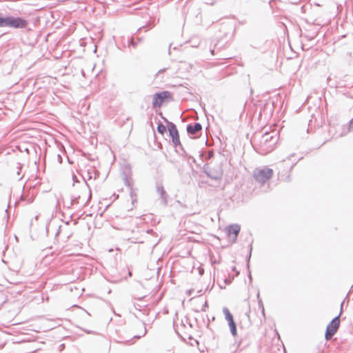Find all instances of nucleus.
I'll use <instances>...</instances> for the list:
<instances>
[{
	"label": "nucleus",
	"mask_w": 353,
	"mask_h": 353,
	"mask_svg": "<svg viewBox=\"0 0 353 353\" xmlns=\"http://www.w3.org/2000/svg\"><path fill=\"white\" fill-rule=\"evenodd\" d=\"M28 24V21L20 17L7 16L6 21V27L20 29L26 28Z\"/></svg>",
	"instance_id": "obj_1"
},
{
	"label": "nucleus",
	"mask_w": 353,
	"mask_h": 353,
	"mask_svg": "<svg viewBox=\"0 0 353 353\" xmlns=\"http://www.w3.org/2000/svg\"><path fill=\"white\" fill-rule=\"evenodd\" d=\"M279 137L276 133L266 132L261 136L260 144L271 150L272 147L277 143Z\"/></svg>",
	"instance_id": "obj_2"
},
{
	"label": "nucleus",
	"mask_w": 353,
	"mask_h": 353,
	"mask_svg": "<svg viewBox=\"0 0 353 353\" xmlns=\"http://www.w3.org/2000/svg\"><path fill=\"white\" fill-rule=\"evenodd\" d=\"M273 174V170L267 167L262 169L256 170L254 172L253 176L254 179L259 183H265Z\"/></svg>",
	"instance_id": "obj_3"
},
{
	"label": "nucleus",
	"mask_w": 353,
	"mask_h": 353,
	"mask_svg": "<svg viewBox=\"0 0 353 353\" xmlns=\"http://www.w3.org/2000/svg\"><path fill=\"white\" fill-rule=\"evenodd\" d=\"M172 99V94L169 91H162L159 92H156L153 95L152 100V107L155 108L156 107L160 108L162 103L164 102L165 99Z\"/></svg>",
	"instance_id": "obj_4"
},
{
	"label": "nucleus",
	"mask_w": 353,
	"mask_h": 353,
	"mask_svg": "<svg viewBox=\"0 0 353 353\" xmlns=\"http://www.w3.org/2000/svg\"><path fill=\"white\" fill-rule=\"evenodd\" d=\"M339 316L335 317L327 326L325 337L326 340H330L336 333L340 326Z\"/></svg>",
	"instance_id": "obj_5"
},
{
	"label": "nucleus",
	"mask_w": 353,
	"mask_h": 353,
	"mask_svg": "<svg viewBox=\"0 0 353 353\" xmlns=\"http://www.w3.org/2000/svg\"><path fill=\"white\" fill-rule=\"evenodd\" d=\"M203 172L209 178L214 180H220L223 173L221 166L217 168H210L207 165H204Z\"/></svg>",
	"instance_id": "obj_6"
},
{
	"label": "nucleus",
	"mask_w": 353,
	"mask_h": 353,
	"mask_svg": "<svg viewBox=\"0 0 353 353\" xmlns=\"http://www.w3.org/2000/svg\"><path fill=\"white\" fill-rule=\"evenodd\" d=\"M156 190L160 196V198L161 199V203L164 205H167L168 194L166 192V191L164 190L162 182H157Z\"/></svg>",
	"instance_id": "obj_7"
},
{
	"label": "nucleus",
	"mask_w": 353,
	"mask_h": 353,
	"mask_svg": "<svg viewBox=\"0 0 353 353\" xmlns=\"http://www.w3.org/2000/svg\"><path fill=\"white\" fill-rule=\"evenodd\" d=\"M227 232L229 235L233 234L234 236L232 239V242L235 243L236 241L237 236L239 234L241 227L238 224H232L226 228Z\"/></svg>",
	"instance_id": "obj_8"
},
{
	"label": "nucleus",
	"mask_w": 353,
	"mask_h": 353,
	"mask_svg": "<svg viewBox=\"0 0 353 353\" xmlns=\"http://www.w3.org/2000/svg\"><path fill=\"white\" fill-rule=\"evenodd\" d=\"M187 132L190 135H194L198 132L201 131L202 125L200 123H189L186 127Z\"/></svg>",
	"instance_id": "obj_9"
},
{
	"label": "nucleus",
	"mask_w": 353,
	"mask_h": 353,
	"mask_svg": "<svg viewBox=\"0 0 353 353\" xmlns=\"http://www.w3.org/2000/svg\"><path fill=\"white\" fill-rule=\"evenodd\" d=\"M285 161H283L282 162H280L279 164H278V169L279 170V172H278V175L280 177V179L284 181H289L290 180V174H283L281 171V168H283L285 167Z\"/></svg>",
	"instance_id": "obj_10"
},
{
	"label": "nucleus",
	"mask_w": 353,
	"mask_h": 353,
	"mask_svg": "<svg viewBox=\"0 0 353 353\" xmlns=\"http://www.w3.org/2000/svg\"><path fill=\"white\" fill-rule=\"evenodd\" d=\"M252 242H253V240H252L251 243L249 245V252H248V255L246 256L247 268L248 270V277H249V279H250V282H252V275H251V272L250 270V258H251V256H252Z\"/></svg>",
	"instance_id": "obj_11"
},
{
	"label": "nucleus",
	"mask_w": 353,
	"mask_h": 353,
	"mask_svg": "<svg viewBox=\"0 0 353 353\" xmlns=\"http://www.w3.org/2000/svg\"><path fill=\"white\" fill-rule=\"evenodd\" d=\"M169 134L171 137H176L179 135V131L176 128V126L174 123H170L168 127Z\"/></svg>",
	"instance_id": "obj_12"
},
{
	"label": "nucleus",
	"mask_w": 353,
	"mask_h": 353,
	"mask_svg": "<svg viewBox=\"0 0 353 353\" xmlns=\"http://www.w3.org/2000/svg\"><path fill=\"white\" fill-rule=\"evenodd\" d=\"M132 175V170L130 165H125L123 168L122 170V177H131Z\"/></svg>",
	"instance_id": "obj_13"
},
{
	"label": "nucleus",
	"mask_w": 353,
	"mask_h": 353,
	"mask_svg": "<svg viewBox=\"0 0 353 353\" xmlns=\"http://www.w3.org/2000/svg\"><path fill=\"white\" fill-rule=\"evenodd\" d=\"M130 189V196L132 199V204L134 205L135 203L137 202V189L134 188L133 187Z\"/></svg>",
	"instance_id": "obj_14"
},
{
	"label": "nucleus",
	"mask_w": 353,
	"mask_h": 353,
	"mask_svg": "<svg viewBox=\"0 0 353 353\" xmlns=\"http://www.w3.org/2000/svg\"><path fill=\"white\" fill-rule=\"evenodd\" d=\"M230 332L233 336H236L237 334L236 325L234 321L228 322Z\"/></svg>",
	"instance_id": "obj_15"
},
{
	"label": "nucleus",
	"mask_w": 353,
	"mask_h": 353,
	"mask_svg": "<svg viewBox=\"0 0 353 353\" xmlns=\"http://www.w3.org/2000/svg\"><path fill=\"white\" fill-rule=\"evenodd\" d=\"M223 312L225 315V318L227 320L228 322L234 321L233 316L230 313V310L227 307H223Z\"/></svg>",
	"instance_id": "obj_16"
},
{
	"label": "nucleus",
	"mask_w": 353,
	"mask_h": 353,
	"mask_svg": "<svg viewBox=\"0 0 353 353\" xmlns=\"http://www.w3.org/2000/svg\"><path fill=\"white\" fill-rule=\"evenodd\" d=\"M175 148H176V152L179 155H181V156H187L188 155L181 143H180V145H177V147H175Z\"/></svg>",
	"instance_id": "obj_17"
},
{
	"label": "nucleus",
	"mask_w": 353,
	"mask_h": 353,
	"mask_svg": "<svg viewBox=\"0 0 353 353\" xmlns=\"http://www.w3.org/2000/svg\"><path fill=\"white\" fill-rule=\"evenodd\" d=\"M157 130L159 134H163L166 132V127L161 121H159Z\"/></svg>",
	"instance_id": "obj_18"
},
{
	"label": "nucleus",
	"mask_w": 353,
	"mask_h": 353,
	"mask_svg": "<svg viewBox=\"0 0 353 353\" xmlns=\"http://www.w3.org/2000/svg\"><path fill=\"white\" fill-rule=\"evenodd\" d=\"M123 183L128 188L133 187V180L131 177L123 178Z\"/></svg>",
	"instance_id": "obj_19"
},
{
	"label": "nucleus",
	"mask_w": 353,
	"mask_h": 353,
	"mask_svg": "<svg viewBox=\"0 0 353 353\" xmlns=\"http://www.w3.org/2000/svg\"><path fill=\"white\" fill-rule=\"evenodd\" d=\"M257 298L259 299L258 300L259 308L261 310L262 315L265 318V309L263 307L262 300L259 299V292L257 294Z\"/></svg>",
	"instance_id": "obj_20"
},
{
	"label": "nucleus",
	"mask_w": 353,
	"mask_h": 353,
	"mask_svg": "<svg viewBox=\"0 0 353 353\" xmlns=\"http://www.w3.org/2000/svg\"><path fill=\"white\" fill-rule=\"evenodd\" d=\"M134 37H132L128 39V46H131L134 48H137L138 43L135 42Z\"/></svg>",
	"instance_id": "obj_21"
},
{
	"label": "nucleus",
	"mask_w": 353,
	"mask_h": 353,
	"mask_svg": "<svg viewBox=\"0 0 353 353\" xmlns=\"http://www.w3.org/2000/svg\"><path fill=\"white\" fill-rule=\"evenodd\" d=\"M142 324L143 325V330L142 334H139V335H134V336H133L132 339H139L144 336L146 334L147 330H146V327H145V323L143 322Z\"/></svg>",
	"instance_id": "obj_22"
},
{
	"label": "nucleus",
	"mask_w": 353,
	"mask_h": 353,
	"mask_svg": "<svg viewBox=\"0 0 353 353\" xmlns=\"http://www.w3.org/2000/svg\"><path fill=\"white\" fill-rule=\"evenodd\" d=\"M172 143L174 147H177V145H180L181 141L179 139V135L171 137Z\"/></svg>",
	"instance_id": "obj_23"
},
{
	"label": "nucleus",
	"mask_w": 353,
	"mask_h": 353,
	"mask_svg": "<svg viewBox=\"0 0 353 353\" xmlns=\"http://www.w3.org/2000/svg\"><path fill=\"white\" fill-rule=\"evenodd\" d=\"M21 199L23 201H26L27 203H31L34 201V197L32 196L29 198H26L23 194L21 196Z\"/></svg>",
	"instance_id": "obj_24"
},
{
	"label": "nucleus",
	"mask_w": 353,
	"mask_h": 353,
	"mask_svg": "<svg viewBox=\"0 0 353 353\" xmlns=\"http://www.w3.org/2000/svg\"><path fill=\"white\" fill-rule=\"evenodd\" d=\"M6 17L0 16V27H6Z\"/></svg>",
	"instance_id": "obj_25"
},
{
	"label": "nucleus",
	"mask_w": 353,
	"mask_h": 353,
	"mask_svg": "<svg viewBox=\"0 0 353 353\" xmlns=\"http://www.w3.org/2000/svg\"><path fill=\"white\" fill-rule=\"evenodd\" d=\"M79 198H80V196L72 198L71 200H70V205H72L78 203Z\"/></svg>",
	"instance_id": "obj_26"
},
{
	"label": "nucleus",
	"mask_w": 353,
	"mask_h": 353,
	"mask_svg": "<svg viewBox=\"0 0 353 353\" xmlns=\"http://www.w3.org/2000/svg\"><path fill=\"white\" fill-rule=\"evenodd\" d=\"M83 181H84V183H85V185L88 188V190H89V196H88V199H90L91 196H92V193H91V190H90V188L88 185V183H87L86 181V179L83 176Z\"/></svg>",
	"instance_id": "obj_27"
},
{
	"label": "nucleus",
	"mask_w": 353,
	"mask_h": 353,
	"mask_svg": "<svg viewBox=\"0 0 353 353\" xmlns=\"http://www.w3.org/2000/svg\"><path fill=\"white\" fill-rule=\"evenodd\" d=\"M159 114L161 117V119L163 120V121L167 124V126L168 127L170 123H173L172 122L168 121L165 117H164L161 112H159Z\"/></svg>",
	"instance_id": "obj_28"
},
{
	"label": "nucleus",
	"mask_w": 353,
	"mask_h": 353,
	"mask_svg": "<svg viewBox=\"0 0 353 353\" xmlns=\"http://www.w3.org/2000/svg\"><path fill=\"white\" fill-rule=\"evenodd\" d=\"M216 48H217V49H219V50H220V49L221 48V47L218 46V44H217V43H216V44L214 45V48L213 49H211V50H210V52H211V54H212V55H214V54H215V49H216Z\"/></svg>",
	"instance_id": "obj_29"
},
{
	"label": "nucleus",
	"mask_w": 353,
	"mask_h": 353,
	"mask_svg": "<svg viewBox=\"0 0 353 353\" xmlns=\"http://www.w3.org/2000/svg\"><path fill=\"white\" fill-rule=\"evenodd\" d=\"M208 302H207V301H205L201 309V311H205L206 308H208Z\"/></svg>",
	"instance_id": "obj_30"
},
{
	"label": "nucleus",
	"mask_w": 353,
	"mask_h": 353,
	"mask_svg": "<svg viewBox=\"0 0 353 353\" xmlns=\"http://www.w3.org/2000/svg\"><path fill=\"white\" fill-rule=\"evenodd\" d=\"M17 169H18V170H17V175L19 176L21 170V164L20 163H17Z\"/></svg>",
	"instance_id": "obj_31"
},
{
	"label": "nucleus",
	"mask_w": 353,
	"mask_h": 353,
	"mask_svg": "<svg viewBox=\"0 0 353 353\" xmlns=\"http://www.w3.org/2000/svg\"><path fill=\"white\" fill-rule=\"evenodd\" d=\"M250 312V310H248V312H247L245 314V316L248 319V321H249V325H251V322H250V316H249V314Z\"/></svg>",
	"instance_id": "obj_32"
},
{
	"label": "nucleus",
	"mask_w": 353,
	"mask_h": 353,
	"mask_svg": "<svg viewBox=\"0 0 353 353\" xmlns=\"http://www.w3.org/2000/svg\"><path fill=\"white\" fill-rule=\"evenodd\" d=\"M61 225H59V226L55 225V228H57V232L55 234V236H57L60 233V232H61Z\"/></svg>",
	"instance_id": "obj_33"
},
{
	"label": "nucleus",
	"mask_w": 353,
	"mask_h": 353,
	"mask_svg": "<svg viewBox=\"0 0 353 353\" xmlns=\"http://www.w3.org/2000/svg\"><path fill=\"white\" fill-rule=\"evenodd\" d=\"M72 180L74 181L73 185L74 184V183L79 182L77 177L74 174L72 175Z\"/></svg>",
	"instance_id": "obj_34"
},
{
	"label": "nucleus",
	"mask_w": 353,
	"mask_h": 353,
	"mask_svg": "<svg viewBox=\"0 0 353 353\" xmlns=\"http://www.w3.org/2000/svg\"><path fill=\"white\" fill-rule=\"evenodd\" d=\"M87 174H88V179L89 180V179H92V172L90 170H88Z\"/></svg>",
	"instance_id": "obj_35"
},
{
	"label": "nucleus",
	"mask_w": 353,
	"mask_h": 353,
	"mask_svg": "<svg viewBox=\"0 0 353 353\" xmlns=\"http://www.w3.org/2000/svg\"><path fill=\"white\" fill-rule=\"evenodd\" d=\"M83 331L85 332H86L87 334H94L95 333V332H93V331H91V330H85V329H84Z\"/></svg>",
	"instance_id": "obj_36"
},
{
	"label": "nucleus",
	"mask_w": 353,
	"mask_h": 353,
	"mask_svg": "<svg viewBox=\"0 0 353 353\" xmlns=\"http://www.w3.org/2000/svg\"><path fill=\"white\" fill-rule=\"evenodd\" d=\"M167 69H168L167 68H165L159 70L157 74H159L160 73L165 72Z\"/></svg>",
	"instance_id": "obj_37"
},
{
	"label": "nucleus",
	"mask_w": 353,
	"mask_h": 353,
	"mask_svg": "<svg viewBox=\"0 0 353 353\" xmlns=\"http://www.w3.org/2000/svg\"><path fill=\"white\" fill-rule=\"evenodd\" d=\"M141 41H142V38L137 37V40L135 42L140 43H141Z\"/></svg>",
	"instance_id": "obj_38"
},
{
	"label": "nucleus",
	"mask_w": 353,
	"mask_h": 353,
	"mask_svg": "<svg viewBox=\"0 0 353 353\" xmlns=\"http://www.w3.org/2000/svg\"><path fill=\"white\" fill-rule=\"evenodd\" d=\"M50 226H52V225L50 223H49L48 225L46 226V232H47V234H48V232H49V228H50Z\"/></svg>",
	"instance_id": "obj_39"
},
{
	"label": "nucleus",
	"mask_w": 353,
	"mask_h": 353,
	"mask_svg": "<svg viewBox=\"0 0 353 353\" xmlns=\"http://www.w3.org/2000/svg\"><path fill=\"white\" fill-rule=\"evenodd\" d=\"M224 283H225V284L228 285L230 283V281H229L228 279H225Z\"/></svg>",
	"instance_id": "obj_40"
},
{
	"label": "nucleus",
	"mask_w": 353,
	"mask_h": 353,
	"mask_svg": "<svg viewBox=\"0 0 353 353\" xmlns=\"http://www.w3.org/2000/svg\"><path fill=\"white\" fill-rule=\"evenodd\" d=\"M212 156H213V152H209V153H208V157H209L210 158H211Z\"/></svg>",
	"instance_id": "obj_41"
},
{
	"label": "nucleus",
	"mask_w": 353,
	"mask_h": 353,
	"mask_svg": "<svg viewBox=\"0 0 353 353\" xmlns=\"http://www.w3.org/2000/svg\"><path fill=\"white\" fill-rule=\"evenodd\" d=\"M235 343H237V345H238V346H240V345H241V343H242V341H241V340H240L239 342H237V341H235Z\"/></svg>",
	"instance_id": "obj_42"
},
{
	"label": "nucleus",
	"mask_w": 353,
	"mask_h": 353,
	"mask_svg": "<svg viewBox=\"0 0 353 353\" xmlns=\"http://www.w3.org/2000/svg\"><path fill=\"white\" fill-rule=\"evenodd\" d=\"M58 159H60V162H61V157L60 154H58Z\"/></svg>",
	"instance_id": "obj_43"
},
{
	"label": "nucleus",
	"mask_w": 353,
	"mask_h": 353,
	"mask_svg": "<svg viewBox=\"0 0 353 353\" xmlns=\"http://www.w3.org/2000/svg\"><path fill=\"white\" fill-rule=\"evenodd\" d=\"M306 132L307 134H309V126L307 127V128L306 129Z\"/></svg>",
	"instance_id": "obj_44"
},
{
	"label": "nucleus",
	"mask_w": 353,
	"mask_h": 353,
	"mask_svg": "<svg viewBox=\"0 0 353 353\" xmlns=\"http://www.w3.org/2000/svg\"><path fill=\"white\" fill-rule=\"evenodd\" d=\"M292 166H293V165H291V166L289 168V170H288V172H290V170L292 168Z\"/></svg>",
	"instance_id": "obj_45"
},
{
	"label": "nucleus",
	"mask_w": 353,
	"mask_h": 353,
	"mask_svg": "<svg viewBox=\"0 0 353 353\" xmlns=\"http://www.w3.org/2000/svg\"><path fill=\"white\" fill-rule=\"evenodd\" d=\"M353 125V119L352 120L351 123H350V127H352Z\"/></svg>",
	"instance_id": "obj_46"
},
{
	"label": "nucleus",
	"mask_w": 353,
	"mask_h": 353,
	"mask_svg": "<svg viewBox=\"0 0 353 353\" xmlns=\"http://www.w3.org/2000/svg\"><path fill=\"white\" fill-rule=\"evenodd\" d=\"M170 46H171V44L170 45ZM168 52H169V54H170V47H169Z\"/></svg>",
	"instance_id": "obj_47"
},
{
	"label": "nucleus",
	"mask_w": 353,
	"mask_h": 353,
	"mask_svg": "<svg viewBox=\"0 0 353 353\" xmlns=\"http://www.w3.org/2000/svg\"><path fill=\"white\" fill-rule=\"evenodd\" d=\"M194 311L195 312H199V311H200V310H194Z\"/></svg>",
	"instance_id": "obj_48"
},
{
	"label": "nucleus",
	"mask_w": 353,
	"mask_h": 353,
	"mask_svg": "<svg viewBox=\"0 0 353 353\" xmlns=\"http://www.w3.org/2000/svg\"><path fill=\"white\" fill-rule=\"evenodd\" d=\"M189 158H190V159H193V161H194V158H193L192 157L189 156Z\"/></svg>",
	"instance_id": "obj_49"
},
{
	"label": "nucleus",
	"mask_w": 353,
	"mask_h": 353,
	"mask_svg": "<svg viewBox=\"0 0 353 353\" xmlns=\"http://www.w3.org/2000/svg\"><path fill=\"white\" fill-rule=\"evenodd\" d=\"M232 270H233V271H236V268H235V267H234V268H232Z\"/></svg>",
	"instance_id": "obj_50"
},
{
	"label": "nucleus",
	"mask_w": 353,
	"mask_h": 353,
	"mask_svg": "<svg viewBox=\"0 0 353 353\" xmlns=\"http://www.w3.org/2000/svg\"><path fill=\"white\" fill-rule=\"evenodd\" d=\"M188 294V295H190L191 294V290H190Z\"/></svg>",
	"instance_id": "obj_51"
},
{
	"label": "nucleus",
	"mask_w": 353,
	"mask_h": 353,
	"mask_svg": "<svg viewBox=\"0 0 353 353\" xmlns=\"http://www.w3.org/2000/svg\"><path fill=\"white\" fill-rule=\"evenodd\" d=\"M34 219L37 220L38 219V216H35Z\"/></svg>",
	"instance_id": "obj_52"
},
{
	"label": "nucleus",
	"mask_w": 353,
	"mask_h": 353,
	"mask_svg": "<svg viewBox=\"0 0 353 353\" xmlns=\"http://www.w3.org/2000/svg\"><path fill=\"white\" fill-rule=\"evenodd\" d=\"M136 309L139 310V311H141V309H140V308H137V307H136Z\"/></svg>",
	"instance_id": "obj_53"
}]
</instances>
